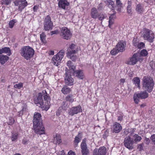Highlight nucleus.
Wrapping results in <instances>:
<instances>
[{
  "label": "nucleus",
  "instance_id": "f257e3e1",
  "mask_svg": "<svg viewBox=\"0 0 155 155\" xmlns=\"http://www.w3.org/2000/svg\"><path fill=\"white\" fill-rule=\"evenodd\" d=\"M33 127L36 134L39 135L45 134V128L42 122L41 115L39 113L35 112L34 114Z\"/></svg>",
  "mask_w": 155,
  "mask_h": 155
},
{
  "label": "nucleus",
  "instance_id": "f03ea898",
  "mask_svg": "<svg viewBox=\"0 0 155 155\" xmlns=\"http://www.w3.org/2000/svg\"><path fill=\"white\" fill-rule=\"evenodd\" d=\"M143 87L149 92H151L153 88L154 83L151 78L145 76L143 79Z\"/></svg>",
  "mask_w": 155,
  "mask_h": 155
},
{
  "label": "nucleus",
  "instance_id": "7ed1b4c3",
  "mask_svg": "<svg viewBox=\"0 0 155 155\" xmlns=\"http://www.w3.org/2000/svg\"><path fill=\"white\" fill-rule=\"evenodd\" d=\"M21 56L28 60L31 58L34 54V50L31 47L27 46L23 47L20 50Z\"/></svg>",
  "mask_w": 155,
  "mask_h": 155
},
{
  "label": "nucleus",
  "instance_id": "20e7f679",
  "mask_svg": "<svg viewBox=\"0 0 155 155\" xmlns=\"http://www.w3.org/2000/svg\"><path fill=\"white\" fill-rule=\"evenodd\" d=\"M64 54V50H61L57 54L54 56L52 59V62L54 65L57 66H58Z\"/></svg>",
  "mask_w": 155,
  "mask_h": 155
},
{
  "label": "nucleus",
  "instance_id": "39448f33",
  "mask_svg": "<svg viewBox=\"0 0 155 155\" xmlns=\"http://www.w3.org/2000/svg\"><path fill=\"white\" fill-rule=\"evenodd\" d=\"M143 37L145 40L150 42H152L154 38V34L153 32L149 29H145L143 31Z\"/></svg>",
  "mask_w": 155,
  "mask_h": 155
},
{
  "label": "nucleus",
  "instance_id": "423d86ee",
  "mask_svg": "<svg viewBox=\"0 0 155 155\" xmlns=\"http://www.w3.org/2000/svg\"><path fill=\"white\" fill-rule=\"evenodd\" d=\"M59 34L63 38L67 40L71 38L72 35L70 30L66 27L61 28Z\"/></svg>",
  "mask_w": 155,
  "mask_h": 155
},
{
  "label": "nucleus",
  "instance_id": "0eeeda50",
  "mask_svg": "<svg viewBox=\"0 0 155 155\" xmlns=\"http://www.w3.org/2000/svg\"><path fill=\"white\" fill-rule=\"evenodd\" d=\"M134 140L130 137H128L127 139V148L129 150H131L133 148L132 145L134 142H139L141 140V137L137 134H135L134 136Z\"/></svg>",
  "mask_w": 155,
  "mask_h": 155
},
{
  "label": "nucleus",
  "instance_id": "6e6552de",
  "mask_svg": "<svg viewBox=\"0 0 155 155\" xmlns=\"http://www.w3.org/2000/svg\"><path fill=\"white\" fill-rule=\"evenodd\" d=\"M44 29L45 31H49L51 30L53 26V23L51 20V18L49 15L45 17L44 22Z\"/></svg>",
  "mask_w": 155,
  "mask_h": 155
},
{
  "label": "nucleus",
  "instance_id": "1a4fd4ad",
  "mask_svg": "<svg viewBox=\"0 0 155 155\" xmlns=\"http://www.w3.org/2000/svg\"><path fill=\"white\" fill-rule=\"evenodd\" d=\"M143 58L139 57L138 54H134L132 57L128 60L127 64L130 65L135 64L138 61L141 62L142 61Z\"/></svg>",
  "mask_w": 155,
  "mask_h": 155
},
{
  "label": "nucleus",
  "instance_id": "9d476101",
  "mask_svg": "<svg viewBox=\"0 0 155 155\" xmlns=\"http://www.w3.org/2000/svg\"><path fill=\"white\" fill-rule=\"evenodd\" d=\"M34 101L37 106L41 107H45V104L43 102L41 93L40 92L38 94V97L34 98Z\"/></svg>",
  "mask_w": 155,
  "mask_h": 155
},
{
  "label": "nucleus",
  "instance_id": "9b49d317",
  "mask_svg": "<svg viewBox=\"0 0 155 155\" xmlns=\"http://www.w3.org/2000/svg\"><path fill=\"white\" fill-rule=\"evenodd\" d=\"M87 139L85 138L83 139L81 144V153L82 155H87L89 153V150L86 144Z\"/></svg>",
  "mask_w": 155,
  "mask_h": 155
},
{
  "label": "nucleus",
  "instance_id": "f8f14e48",
  "mask_svg": "<svg viewBox=\"0 0 155 155\" xmlns=\"http://www.w3.org/2000/svg\"><path fill=\"white\" fill-rule=\"evenodd\" d=\"M82 111L81 107L80 105L76 107H73L71 108L68 111V114L71 116Z\"/></svg>",
  "mask_w": 155,
  "mask_h": 155
},
{
  "label": "nucleus",
  "instance_id": "ddd939ff",
  "mask_svg": "<svg viewBox=\"0 0 155 155\" xmlns=\"http://www.w3.org/2000/svg\"><path fill=\"white\" fill-rule=\"evenodd\" d=\"M107 149L104 146L100 147L98 149L95 148L93 151V155H106Z\"/></svg>",
  "mask_w": 155,
  "mask_h": 155
},
{
  "label": "nucleus",
  "instance_id": "4468645a",
  "mask_svg": "<svg viewBox=\"0 0 155 155\" xmlns=\"http://www.w3.org/2000/svg\"><path fill=\"white\" fill-rule=\"evenodd\" d=\"M42 95L43 96L44 99L45 101H46V103L45 104V108L47 110L48 109L50 106V98L49 96H48V94L45 90H43L42 91Z\"/></svg>",
  "mask_w": 155,
  "mask_h": 155
},
{
  "label": "nucleus",
  "instance_id": "2eb2a0df",
  "mask_svg": "<svg viewBox=\"0 0 155 155\" xmlns=\"http://www.w3.org/2000/svg\"><path fill=\"white\" fill-rule=\"evenodd\" d=\"M65 84L71 86L73 85L74 79L72 78L71 75L68 74L67 73H65Z\"/></svg>",
  "mask_w": 155,
  "mask_h": 155
},
{
  "label": "nucleus",
  "instance_id": "dca6fc26",
  "mask_svg": "<svg viewBox=\"0 0 155 155\" xmlns=\"http://www.w3.org/2000/svg\"><path fill=\"white\" fill-rule=\"evenodd\" d=\"M58 2V7L63 9H65L66 7L69 6L70 3L67 0H57Z\"/></svg>",
  "mask_w": 155,
  "mask_h": 155
},
{
  "label": "nucleus",
  "instance_id": "f3484780",
  "mask_svg": "<svg viewBox=\"0 0 155 155\" xmlns=\"http://www.w3.org/2000/svg\"><path fill=\"white\" fill-rule=\"evenodd\" d=\"M122 129L120 124L117 122H115L113 126V132L115 133H119Z\"/></svg>",
  "mask_w": 155,
  "mask_h": 155
},
{
  "label": "nucleus",
  "instance_id": "a211bd4d",
  "mask_svg": "<svg viewBox=\"0 0 155 155\" xmlns=\"http://www.w3.org/2000/svg\"><path fill=\"white\" fill-rule=\"evenodd\" d=\"M99 13L96 8H93L91 10V16L92 18L96 19L98 17Z\"/></svg>",
  "mask_w": 155,
  "mask_h": 155
},
{
  "label": "nucleus",
  "instance_id": "6ab92c4d",
  "mask_svg": "<svg viewBox=\"0 0 155 155\" xmlns=\"http://www.w3.org/2000/svg\"><path fill=\"white\" fill-rule=\"evenodd\" d=\"M82 137V134L81 133H78V135L76 136L74 141V144L75 147L78 146V143L80 142Z\"/></svg>",
  "mask_w": 155,
  "mask_h": 155
},
{
  "label": "nucleus",
  "instance_id": "aec40b11",
  "mask_svg": "<svg viewBox=\"0 0 155 155\" xmlns=\"http://www.w3.org/2000/svg\"><path fill=\"white\" fill-rule=\"evenodd\" d=\"M4 53L7 54L8 56L12 54L10 48L7 47L2 48L0 49V55H2V54Z\"/></svg>",
  "mask_w": 155,
  "mask_h": 155
},
{
  "label": "nucleus",
  "instance_id": "412c9836",
  "mask_svg": "<svg viewBox=\"0 0 155 155\" xmlns=\"http://www.w3.org/2000/svg\"><path fill=\"white\" fill-rule=\"evenodd\" d=\"M76 76L80 79H82L84 77V74L82 70H80L75 71L74 72Z\"/></svg>",
  "mask_w": 155,
  "mask_h": 155
},
{
  "label": "nucleus",
  "instance_id": "4be33fe9",
  "mask_svg": "<svg viewBox=\"0 0 155 155\" xmlns=\"http://www.w3.org/2000/svg\"><path fill=\"white\" fill-rule=\"evenodd\" d=\"M54 136V142L56 144H59L60 143L62 142L61 136L59 134H56Z\"/></svg>",
  "mask_w": 155,
  "mask_h": 155
},
{
  "label": "nucleus",
  "instance_id": "5701e85b",
  "mask_svg": "<svg viewBox=\"0 0 155 155\" xmlns=\"http://www.w3.org/2000/svg\"><path fill=\"white\" fill-rule=\"evenodd\" d=\"M9 57L6 55H0V64L3 65L9 59Z\"/></svg>",
  "mask_w": 155,
  "mask_h": 155
},
{
  "label": "nucleus",
  "instance_id": "b1692460",
  "mask_svg": "<svg viewBox=\"0 0 155 155\" xmlns=\"http://www.w3.org/2000/svg\"><path fill=\"white\" fill-rule=\"evenodd\" d=\"M136 97L138 96L140 99H145L148 97V94L146 91H141L140 93L137 94Z\"/></svg>",
  "mask_w": 155,
  "mask_h": 155
},
{
  "label": "nucleus",
  "instance_id": "393cba45",
  "mask_svg": "<svg viewBox=\"0 0 155 155\" xmlns=\"http://www.w3.org/2000/svg\"><path fill=\"white\" fill-rule=\"evenodd\" d=\"M116 47L120 52H122L124 50V44L120 41L118 43Z\"/></svg>",
  "mask_w": 155,
  "mask_h": 155
},
{
  "label": "nucleus",
  "instance_id": "a878e982",
  "mask_svg": "<svg viewBox=\"0 0 155 155\" xmlns=\"http://www.w3.org/2000/svg\"><path fill=\"white\" fill-rule=\"evenodd\" d=\"M107 4L108 7L112 10H114L115 5L114 2L112 0H107Z\"/></svg>",
  "mask_w": 155,
  "mask_h": 155
},
{
  "label": "nucleus",
  "instance_id": "bb28decb",
  "mask_svg": "<svg viewBox=\"0 0 155 155\" xmlns=\"http://www.w3.org/2000/svg\"><path fill=\"white\" fill-rule=\"evenodd\" d=\"M71 91V90L67 86H65L62 88L61 91L64 94H69Z\"/></svg>",
  "mask_w": 155,
  "mask_h": 155
},
{
  "label": "nucleus",
  "instance_id": "cd10ccee",
  "mask_svg": "<svg viewBox=\"0 0 155 155\" xmlns=\"http://www.w3.org/2000/svg\"><path fill=\"white\" fill-rule=\"evenodd\" d=\"M122 7V4L120 0H116V10L120 12L121 8Z\"/></svg>",
  "mask_w": 155,
  "mask_h": 155
},
{
  "label": "nucleus",
  "instance_id": "c85d7f7f",
  "mask_svg": "<svg viewBox=\"0 0 155 155\" xmlns=\"http://www.w3.org/2000/svg\"><path fill=\"white\" fill-rule=\"evenodd\" d=\"M107 15L104 12H101L99 13L97 18L101 21H102L104 19L106 18Z\"/></svg>",
  "mask_w": 155,
  "mask_h": 155
},
{
  "label": "nucleus",
  "instance_id": "c756f323",
  "mask_svg": "<svg viewBox=\"0 0 155 155\" xmlns=\"http://www.w3.org/2000/svg\"><path fill=\"white\" fill-rule=\"evenodd\" d=\"M46 35L45 33L44 32H42L40 34V38L41 42L44 44H45L46 43Z\"/></svg>",
  "mask_w": 155,
  "mask_h": 155
},
{
  "label": "nucleus",
  "instance_id": "7c9ffc66",
  "mask_svg": "<svg viewBox=\"0 0 155 155\" xmlns=\"http://www.w3.org/2000/svg\"><path fill=\"white\" fill-rule=\"evenodd\" d=\"M18 136V132H12L11 138L12 141H15L17 140Z\"/></svg>",
  "mask_w": 155,
  "mask_h": 155
},
{
  "label": "nucleus",
  "instance_id": "2f4dec72",
  "mask_svg": "<svg viewBox=\"0 0 155 155\" xmlns=\"http://www.w3.org/2000/svg\"><path fill=\"white\" fill-rule=\"evenodd\" d=\"M136 10L137 12L139 14L141 13L144 11L143 7L140 4L137 5Z\"/></svg>",
  "mask_w": 155,
  "mask_h": 155
},
{
  "label": "nucleus",
  "instance_id": "473e14b6",
  "mask_svg": "<svg viewBox=\"0 0 155 155\" xmlns=\"http://www.w3.org/2000/svg\"><path fill=\"white\" fill-rule=\"evenodd\" d=\"M65 99L67 101H69L70 103H72L75 101L74 99L73 98V95L72 94H69L65 97Z\"/></svg>",
  "mask_w": 155,
  "mask_h": 155
},
{
  "label": "nucleus",
  "instance_id": "72a5a7b5",
  "mask_svg": "<svg viewBox=\"0 0 155 155\" xmlns=\"http://www.w3.org/2000/svg\"><path fill=\"white\" fill-rule=\"evenodd\" d=\"M27 5L28 3L27 2H21V3L18 6V10L21 12Z\"/></svg>",
  "mask_w": 155,
  "mask_h": 155
},
{
  "label": "nucleus",
  "instance_id": "f704fd0d",
  "mask_svg": "<svg viewBox=\"0 0 155 155\" xmlns=\"http://www.w3.org/2000/svg\"><path fill=\"white\" fill-rule=\"evenodd\" d=\"M134 84H135L136 86H137L139 88H140V80L139 78L138 77H136L134 78L133 79Z\"/></svg>",
  "mask_w": 155,
  "mask_h": 155
},
{
  "label": "nucleus",
  "instance_id": "c9c22d12",
  "mask_svg": "<svg viewBox=\"0 0 155 155\" xmlns=\"http://www.w3.org/2000/svg\"><path fill=\"white\" fill-rule=\"evenodd\" d=\"M67 65L70 69L74 71L75 69V67L72 64V63L71 61H69L67 62Z\"/></svg>",
  "mask_w": 155,
  "mask_h": 155
},
{
  "label": "nucleus",
  "instance_id": "e433bc0d",
  "mask_svg": "<svg viewBox=\"0 0 155 155\" xmlns=\"http://www.w3.org/2000/svg\"><path fill=\"white\" fill-rule=\"evenodd\" d=\"M17 22L16 19H14L10 20L9 23V28H12L15 25V24Z\"/></svg>",
  "mask_w": 155,
  "mask_h": 155
},
{
  "label": "nucleus",
  "instance_id": "4c0bfd02",
  "mask_svg": "<svg viewBox=\"0 0 155 155\" xmlns=\"http://www.w3.org/2000/svg\"><path fill=\"white\" fill-rule=\"evenodd\" d=\"M139 54V57L142 58V56H146L147 55L148 52L145 49L142 50L140 53H138Z\"/></svg>",
  "mask_w": 155,
  "mask_h": 155
},
{
  "label": "nucleus",
  "instance_id": "58836bf2",
  "mask_svg": "<svg viewBox=\"0 0 155 155\" xmlns=\"http://www.w3.org/2000/svg\"><path fill=\"white\" fill-rule=\"evenodd\" d=\"M119 52H120L115 47V48H113V49L111 51L110 54L112 55H115Z\"/></svg>",
  "mask_w": 155,
  "mask_h": 155
},
{
  "label": "nucleus",
  "instance_id": "ea45409f",
  "mask_svg": "<svg viewBox=\"0 0 155 155\" xmlns=\"http://www.w3.org/2000/svg\"><path fill=\"white\" fill-rule=\"evenodd\" d=\"M76 51L75 50H68V52L67 54L68 56L71 57L74 54L76 53Z\"/></svg>",
  "mask_w": 155,
  "mask_h": 155
},
{
  "label": "nucleus",
  "instance_id": "a19ab883",
  "mask_svg": "<svg viewBox=\"0 0 155 155\" xmlns=\"http://www.w3.org/2000/svg\"><path fill=\"white\" fill-rule=\"evenodd\" d=\"M15 120L13 117H9V121L8 122L7 124L8 125H12L15 122Z\"/></svg>",
  "mask_w": 155,
  "mask_h": 155
},
{
  "label": "nucleus",
  "instance_id": "79ce46f5",
  "mask_svg": "<svg viewBox=\"0 0 155 155\" xmlns=\"http://www.w3.org/2000/svg\"><path fill=\"white\" fill-rule=\"evenodd\" d=\"M1 3L3 5H9L11 2V0H1Z\"/></svg>",
  "mask_w": 155,
  "mask_h": 155
},
{
  "label": "nucleus",
  "instance_id": "37998d69",
  "mask_svg": "<svg viewBox=\"0 0 155 155\" xmlns=\"http://www.w3.org/2000/svg\"><path fill=\"white\" fill-rule=\"evenodd\" d=\"M23 87V83H19L18 84H16L14 85V87L15 88L18 89H20L21 88Z\"/></svg>",
  "mask_w": 155,
  "mask_h": 155
},
{
  "label": "nucleus",
  "instance_id": "c03bdc74",
  "mask_svg": "<svg viewBox=\"0 0 155 155\" xmlns=\"http://www.w3.org/2000/svg\"><path fill=\"white\" fill-rule=\"evenodd\" d=\"M144 144L143 143L137 145V149L139 151H141L143 149Z\"/></svg>",
  "mask_w": 155,
  "mask_h": 155
},
{
  "label": "nucleus",
  "instance_id": "a18cd8bd",
  "mask_svg": "<svg viewBox=\"0 0 155 155\" xmlns=\"http://www.w3.org/2000/svg\"><path fill=\"white\" fill-rule=\"evenodd\" d=\"M137 95V94H134V101L137 104H138V102L139 101V98H140L138 96L135 97L136 95Z\"/></svg>",
  "mask_w": 155,
  "mask_h": 155
},
{
  "label": "nucleus",
  "instance_id": "49530a36",
  "mask_svg": "<svg viewBox=\"0 0 155 155\" xmlns=\"http://www.w3.org/2000/svg\"><path fill=\"white\" fill-rule=\"evenodd\" d=\"M68 106L67 105V104L66 101H64L62 104V108L64 110H66L67 108H68Z\"/></svg>",
  "mask_w": 155,
  "mask_h": 155
},
{
  "label": "nucleus",
  "instance_id": "de8ad7c7",
  "mask_svg": "<svg viewBox=\"0 0 155 155\" xmlns=\"http://www.w3.org/2000/svg\"><path fill=\"white\" fill-rule=\"evenodd\" d=\"M27 110V107H24L22 109V110L21 111H20L18 112V113H19V114H18V116L20 117L21 115L20 114H21V115L23 114V111H25L26 110Z\"/></svg>",
  "mask_w": 155,
  "mask_h": 155
},
{
  "label": "nucleus",
  "instance_id": "09e8293b",
  "mask_svg": "<svg viewBox=\"0 0 155 155\" xmlns=\"http://www.w3.org/2000/svg\"><path fill=\"white\" fill-rule=\"evenodd\" d=\"M114 20H112V19H109V25H108V26L109 27L111 28V26L112 25L114 24Z\"/></svg>",
  "mask_w": 155,
  "mask_h": 155
},
{
  "label": "nucleus",
  "instance_id": "8fccbe9b",
  "mask_svg": "<svg viewBox=\"0 0 155 155\" xmlns=\"http://www.w3.org/2000/svg\"><path fill=\"white\" fill-rule=\"evenodd\" d=\"M76 45L73 44H72L68 49V50H74Z\"/></svg>",
  "mask_w": 155,
  "mask_h": 155
},
{
  "label": "nucleus",
  "instance_id": "3c124183",
  "mask_svg": "<svg viewBox=\"0 0 155 155\" xmlns=\"http://www.w3.org/2000/svg\"><path fill=\"white\" fill-rule=\"evenodd\" d=\"M144 46V44L143 42H141L138 44L137 47L138 48L141 49Z\"/></svg>",
  "mask_w": 155,
  "mask_h": 155
},
{
  "label": "nucleus",
  "instance_id": "603ef678",
  "mask_svg": "<svg viewBox=\"0 0 155 155\" xmlns=\"http://www.w3.org/2000/svg\"><path fill=\"white\" fill-rule=\"evenodd\" d=\"M60 32H59L58 30H56L54 31H51V35H53L54 34H58Z\"/></svg>",
  "mask_w": 155,
  "mask_h": 155
},
{
  "label": "nucleus",
  "instance_id": "864d4df0",
  "mask_svg": "<svg viewBox=\"0 0 155 155\" xmlns=\"http://www.w3.org/2000/svg\"><path fill=\"white\" fill-rule=\"evenodd\" d=\"M150 139L152 140L153 143L155 145V134L152 135L150 137Z\"/></svg>",
  "mask_w": 155,
  "mask_h": 155
},
{
  "label": "nucleus",
  "instance_id": "5fc2aeb1",
  "mask_svg": "<svg viewBox=\"0 0 155 155\" xmlns=\"http://www.w3.org/2000/svg\"><path fill=\"white\" fill-rule=\"evenodd\" d=\"M116 14L115 12H114L112 14H111L110 16L109 17V19H112V20H114V19L115 18L116 16L115 14Z\"/></svg>",
  "mask_w": 155,
  "mask_h": 155
},
{
  "label": "nucleus",
  "instance_id": "6e6d98bb",
  "mask_svg": "<svg viewBox=\"0 0 155 155\" xmlns=\"http://www.w3.org/2000/svg\"><path fill=\"white\" fill-rule=\"evenodd\" d=\"M39 8L38 5H35L33 8V10L34 12H37L38 9Z\"/></svg>",
  "mask_w": 155,
  "mask_h": 155
},
{
  "label": "nucleus",
  "instance_id": "4d7b16f0",
  "mask_svg": "<svg viewBox=\"0 0 155 155\" xmlns=\"http://www.w3.org/2000/svg\"><path fill=\"white\" fill-rule=\"evenodd\" d=\"M108 131L106 130L103 134V137H107L108 135Z\"/></svg>",
  "mask_w": 155,
  "mask_h": 155
},
{
  "label": "nucleus",
  "instance_id": "13d9d810",
  "mask_svg": "<svg viewBox=\"0 0 155 155\" xmlns=\"http://www.w3.org/2000/svg\"><path fill=\"white\" fill-rule=\"evenodd\" d=\"M73 61H75L77 59V57L76 56L72 55L71 57H69Z\"/></svg>",
  "mask_w": 155,
  "mask_h": 155
},
{
  "label": "nucleus",
  "instance_id": "bf43d9fd",
  "mask_svg": "<svg viewBox=\"0 0 155 155\" xmlns=\"http://www.w3.org/2000/svg\"><path fill=\"white\" fill-rule=\"evenodd\" d=\"M21 1H20L18 0H15L14 3L15 6H18V5H20L19 3Z\"/></svg>",
  "mask_w": 155,
  "mask_h": 155
},
{
  "label": "nucleus",
  "instance_id": "052dcab7",
  "mask_svg": "<svg viewBox=\"0 0 155 155\" xmlns=\"http://www.w3.org/2000/svg\"><path fill=\"white\" fill-rule=\"evenodd\" d=\"M127 12L129 14H131L132 11L131 10V7H130L129 6H128L127 7Z\"/></svg>",
  "mask_w": 155,
  "mask_h": 155
},
{
  "label": "nucleus",
  "instance_id": "680f3d73",
  "mask_svg": "<svg viewBox=\"0 0 155 155\" xmlns=\"http://www.w3.org/2000/svg\"><path fill=\"white\" fill-rule=\"evenodd\" d=\"M68 155H76L75 153L72 151L71 150H70L68 153Z\"/></svg>",
  "mask_w": 155,
  "mask_h": 155
},
{
  "label": "nucleus",
  "instance_id": "e2e57ef3",
  "mask_svg": "<svg viewBox=\"0 0 155 155\" xmlns=\"http://www.w3.org/2000/svg\"><path fill=\"white\" fill-rule=\"evenodd\" d=\"M145 141H146V144H148L149 143H150V140L149 138H146L145 139Z\"/></svg>",
  "mask_w": 155,
  "mask_h": 155
},
{
  "label": "nucleus",
  "instance_id": "0e129e2a",
  "mask_svg": "<svg viewBox=\"0 0 155 155\" xmlns=\"http://www.w3.org/2000/svg\"><path fill=\"white\" fill-rule=\"evenodd\" d=\"M28 141L26 139H23L22 141V143L24 144H26L27 143Z\"/></svg>",
  "mask_w": 155,
  "mask_h": 155
},
{
  "label": "nucleus",
  "instance_id": "69168bd1",
  "mask_svg": "<svg viewBox=\"0 0 155 155\" xmlns=\"http://www.w3.org/2000/svg\"><path fill=\"white\" fill-rule=\"evenodd\" d=\"M48 54L50 55H53L54 54V52L53 51H50L48 52Z\"/></svg>",
  "mask_w": 155,
  "mask_h": 155
},
{
  "label": "nucleus",
  "instance_id": "338daca9",
  "mask_svg": "<svg viewBox=\"0 0 155 155\" xmlns=\"http://www.w3.org/2000/svg\"><path fill=\"white\" fill-rule=\"evenodd\" d=\"M131 4H132V3H131V0H128V6L129 5V7H131L130 6H131Z\"/></svg>",
  "mask_w": 155,
  "mask_h": 155
},
{
  "label": "nucleus",
  "instance_id": "774afa93",
  "mask_svg": "<svg viewBox=\"0 0 155 155\" xmlns=\"http://www.w3.org/2000/svg\"><path fill=\"white\" fill-rule=\"evenodd\" d=\"M120 83H123L125 81V79H121L120 80Z\"/></svg>",
  "mask_w": 155,
  "mask_h": 155
}]
</instances>
